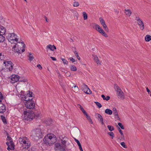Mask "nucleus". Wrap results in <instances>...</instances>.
<instances>
[{"mask_svg":"<svg viewBox=\"0 0 151 151\" xmlns=\"http://www.w3.org/2000/svg\"><path fill=\"white\" fill-rule=\"evenodd\" d=\"M17 42L13 47V50L15 52L19 53L24 52L25 51V44L23 42Z\"/></svg>","mask_w":151,"mask_h":151,"instance_id":"obj_1","label":"nucleus"},{"mask_svg":"<svg viewBox=\"0 0 151 151\" xmlns=\"http://www.w3.org/2000/svg\"><path fill=\"white\" fill-rule=\"evenodd\" d=\"M44 142L47 145H50L54 143L56 141V137L52 134H49L43 139Z\"/></svg>","mask_w":151,"mask_h":151,"instance_id":"obj_2","label":"nucleus"},{"mask_svg":"<svg viewBox=\"0 0 151 151\" xmlns=\"http://www.w3.org/2000/svg\"><path fill=\"white\" fill-rule=\"evenodd\" d=\"M23 114L24 115L23 117L24 120L29 121L33 119L35 116L34 112L32 110L24 111Z\"/></svg>","mask_w":151,"mask_h":151,"instance_id":"obj_3","label":"nucleus"},{"mask_svg":"<svg viewBox=\"0 0 151 151\" xmlns=\"http://www.w3.org/2000/svg\"><path fill=\"white\" fill-rule=\"evenodd\" d=\"M32 135L33 138L36 140L42 138L43 136L41 130L39 129L33 130L32 131Z\"/></svg>","mask_w":151,"mask_h":151,"instance_id":"obj_4","label":"nucleus"},{"mask_svg":"<svg viewBox=\"0 0 151 151\" xmlns=\"http://www.w3.org/2000/svg\"><path fill=\"white\" fill-rule=\"evenodd\" d=\"M17 37V35L14 33H9L6 36L7 39L11 43L14 44H16L18 41Z\"/></svg>","mask_w":151,"mask_h":151,"instance_id":"obj_5","label":"nucleus"},{"mask_svg":"<svg viewBox=\"0 0 151 151\" xmlns=\"http://www.w3.org/2000/svg\"><path fill=\"white\" fill-rule=\"evenodd\" d=\"M19 141L21 144L25 145L26 146L25 148H28L30 146V142L28 141L27 138L25 137H23L19 138Z\"/></svg>","mask_w":151,"mask_h":151,"instance_id":"obj_6","label":"nucleus"},{"mask_svg":"<svg viewBox=\"0 0 151 151\" xmlns=\"http://www.w3.org/2000/svg\"><path fill=\"white\" fill-rule=\"evenodd\" d=\"M114 88L117 91V94L118 98L122 99H124V94L120 87L116 84H115Z\"/></svg>","mask_w":151,"mask_h":151,"instance_id":"obj_7","label":"nucleus"},{"mask_svg":"<svg viewBox=\"0 0 151 151\" xmlns=\"http://www.w3.org/2000/svg\"><path fill=\"white\" fill-rule=\"evenodd\" d=\"M25 105L27 108L30 109H33L35 106V104L33 100L29 101L28 102H25Z\"/></svg>","mask_w":151,"mask_h":151,"instance_id":"obj_8","label":"nucleus"},{"mask_svg":"<svg viewBox=\"0 0 151 151\" xmlns=\"http://www.w3.org/2000/svg\"><path fill=\"white\" fill-rule=\"evenodd\" d=\"M82 90L86 93L87 94H91V91L89 88L88 86L84 84H83L82 87Z\"/></svg>","mask_w":151,"mask_h":151,"instance_id":"obj_9","label":"nucleus"},{"mask_svg":"<svg viewBox=\"0 0 151 151\" xmlns=\"http://www.w3.org/2000/svg\"><path fill=\"white\" fill-rule=\"evenodd\" d=\"M7 64H6V68L7 70L11 71L13 69V64L11 61H8L7 62Z\"/></svg>","mask_w":151,"mask_h":151,"instance_id":"obj_10","label":"nucleus"},{"mask_svg":"<svg viewBox=\"0 0 151 151\" xmlns=\"http://www.w3.org/2000/svg\"><path fill=\"white\" fill-rule=\"evenodd\" d=\"M20 77L17 75H12L11 78L12 83H14L19 81Z\"/></svg>","mask_w":151,"mask_h":151,"instance_id":"obj_11","label":"nucleus"},{"mask_svg":"<svg viewBox=\"0 0 151 151\" xmlns=\"http://www.w3.org/2000/svg\"><path fill=\"white\" fill-rule=\"evenodd\" d=\"M95 116L97 117L98 120L99 121V122L101 123V124L102 125H103L104 124L103 119L101 116L98 113H96Z\"/></svg>","mask_w":151,"mask_h":151,"instance_id":"obj_12","label":"nucleus"},{"mask_svg":"<svg viewBox=\"0 0 151 151\" xmlns=\"http://www.w3.org/2000/svg\"><path fill=\"white\" fill-rule=\"evenodd\" d=\"M6 107L5 105L2 103H0V113H4Z\"/></svg>","mask_w":151,"mask_h":151,"instance_id":"obj_13","label":"nucleus"},{"mask_svg":"<svg viewBox=\"0 0 151 151\" xmlns=\"http://www.w3.org/2000/svg\"><path fill=\"white\" fill-rule=\"evenodd\" d=\"M137 23L139 26L140 29L143 30L144 29V23L142 20L137 22Z\"/></svg>","mask_w":151,"mask_h":151,"instance_id":"obj_14","label":"nucleus"},{"mask_svg":"<svg viewBox=\"0 0 151 151\" xmlns=\"http://www.w3.org/2000/svg\"><path fill=\"white\" fill-rule=\"evenodd\" d=\"M6 32V29L3 27L0 26V34L4 35Z\"/></svg>","mask_w":151,"mask_h":151,"instance_id":"obj_15","label":"nucleus"},{"mask_svg":"<svg viewBox=\"0 0 151 151\" xmlns=\"http://www.w3.org/2000/svg\"><path fill=\"white\" fill-rule=\"evenodd\" d=\"M46 47L52 51H54V50L56 49V47L53 45H49L47 46Z\"/></svg>","mask_w":151,"mask_h":151,"instance_id":"obj_16","label":"nucleus"},{"mask_svg":"<svg viewBox=\"0 0 151 151\" xmlns=\"http://www.w3.org/2000/svg\"><path fill=\"white\" fill-rule=\"evenodd\" d=\"M23 100L26 101V102H28L29 101H31L33 100L32 98H30L26 95H24V97L23 98Z\"/></svg>","mask_w":151,"mask_h":151,"instance_id":"obj_17","label":"nucleus"},{"mask_svg":"<svg viewBox=\"0 0 151 151\" xmlns=\"http://www.w3.org/2000/svg\"><path fill=\"white\" fill-rule=\"evenodd\" d=\"M105 112L107 114L111 115L112 113V111L108 109H106L105 111Z\"/></svg>","mask_w":151,"mask_h":151,"instance_id":"obj_18","label":"nucleus"},{"mask_svg":"<svg viewBox=\"0 0 151 151\" xmlns=\"http://www.w3.org/2000/svg\"><path fill=\"white\" fill-rule=\"evenodd\" d=\"M67 139V138L66 137H63V138L62 139L61 141H62V143L63 144V145H64V146H66V144L67 142L65 140L66 139Z\"/></svg>","mask_w":151,"mask_h":151,"instance_id":"obj_19","label":"nucleus"},{"mask_svg":"<svg viewBox=\"0 0 151 151\" xmlns=\"http://www.w3.org/2000/svg\"><path fill=\"white\" fill-rule=\"evenodd\" d=\"M145 40L146 42H149L151 40V36L149 35H146L145 37Z\"/></svg>","mask_w":151,"mask_h":151,"instance_id":"obj_20","label":"nucleus"},{"mask_svg":"<svg viewBox=\"0 0 151 151\" xmlns=\"http://www.w3.org/2000/svg\"><path fill=\"white\" fill-rule=\"evenodd\" d=\"M7 140L9 141L10 143V145H14V143L12 141V138L9 136H8L7 138Z\"/></svg>","mask_w":151,"mask_h":151,"instance_id":"obj_21","label":"nucleus"},{"mask_svg":"<svg viewBox=\"0 0 151 151\" xmlns=\"http://www.w3.org/2000/svg\"><path fill=\"white\" fill-rule=\"evenodd\" d=\"M124 11H125V12H124L126 14L130 16L132 13V12L131 10L129 9H125Z\"/></svg>","mask_w":151,"mask_h":151,"instance_id":"obj_22","label":"nucleus"},{"mask_svg":"<svg viewBox=\"0 0 151 151\" xmlns=\"http://www.w3.org/2000/svg\"><path fill=\"white\" fill-rule=\"evenodd\" d=\"M60 144L59 143H56L55 144V150H58L60 147Z\"/></svg>","mask_w":151,"mask_h":151,"instance_id":"obj_23","label":"nucleus"},{"mask_svg":"<svg viewBox=\"0 0 151 151\" xmlns=\"http://www.w3.org/2000/svg\"><path fill=\"white\" fill-rule=\"evenodd\" d=\"M5 37L2 34H0V42H3L5 40Z\"/></svg>","mask_w":151,"mask_h":151,"instance_id":"obj_24","label":"nucleus"},{"mask_svg":"<svg viewBox=\"0 0 151 151\" xmlns=\"http://www.w3.org/2000/svg\"><path fill=\"white\" fill-rule=\"evenodd\" d=\"M101 97L104 100H106L107 101L109 100L110 99V97L109 96H107L106 97L103 94L101 95Z\"/></svg>","mask_w":151,"mask_h":151,"instance_id":"obj_25","label":"nucleus"},{"mask_svg":"<svg viewBox=\"0 0 151 151\" xmlns=\"http://www.w3.org/2000/svg\"><path fill=\"white\" fill-rule=\"evenodd\" d=\"M85 116H86L87 119L89 121V122L91 124H93V122L90 116L87 114L85 115Z\"/></svg>","mask_w":151,"mask_h":151,"instance_id":"obj_26","label":"nucleus"},{"mask_svg":"<svg viewBox=\"0 0 151 151\" xmlns=\"http://www.w3.org/2000/svg\"><path fill=\"white\" fill-rule=\"evenodd\" d=\"M70 69L71 71H75L77 70V68L74 65H71L70 66Z\"/></svg>","mask_w":151,"mask_h":151,"instance_id":"obj_27","label":"nucleus"},{"mask_svg":"<svg viewBox=\"0 0 151 151\" xmlns=\"http://www.w3.org/2000/svg\"><path fill=\"white\" fill-rule=\"evenodd\" d=\"M32 92L29 91H28L27 92V94L26 95L27 96H28V97L30 98H32Z\"/></svg>","mask_w":151,"mask_h":151,"instance_id":"obj_28","label":"nucleus"},{"mask_svg":"<svg viewBox=\"0 0 151 151\" xmlns=\"http://www.w3.org/2000/svg\"><path fill=\"white\" fill-rule=\"evenodd\" d=\"M102 26L103 27V28L104 29V30L106 31V32H109V29L107 27L106 25L105 24V23H104L102 25Z\"/></svg>","mask_w":151,"mask_h":151,"instance_id":"obj_29","label":"nucleus"},{"mask_svg":"<svg viewBox=\"0 0 151 151\" xmlns=\"http://www.w3.org/2000/svg\"><path fill=\"white\" fill-rule=\"evenodd\" d=\"M101 32H99V33H101L103 35L106 37H108V35L106 34V33L104 32L103 30H101Z\"/></svg>","mask_w":151,"mask_h":151,"instance_id":"obj_30","label":"nucleus"},{"mask_svg":"<svg viewBox=\"0 0 151 151\" xmlns=\"http://www.w3.org/2000/svg\"><path fill=\"white\" fill-rule=\"evenodd\" d=\"M1 117L3 123L5 124H7L6 120L5 119V117L4 116L2 115L1 116Z\"/></svg>","mask_w":151,"mask_h":151,"instance_id":"obj_31","label":"nucleus"},{"mask_svg":"<svg viewBox=\"0 0 151 151\" xmlns=\"http://www.w3.org/2000/svg\"><path fill=\"white\" fill-rule=\"evenodd\" d=\"M107 127L108 128L109 130L110 131H112L114 130V128L113 126L111 125H108Z\"/></svg>","mask_w":151,"mask_h":151,"instance_id":"obj_32","label":"nucleus"},{"mask_svg":"<svg viewBox=\"0 0 151 151\" xmlns=\"http://www.w3.org/2000/svg\"><path fill=\"white\" fill-rule=\"evenodd\" d=\"M60 147H59V148L58 150H60V151H65V148L66 147V146H64V145L63 146L60 145Z\"/></svg>","mask_w":151,"mask_h":151,"instance_id":"obj_33","label":"nucleus"},{"mask_svg":"<svg viewBox=\"0 0 151 151\" xmlns=\"http://www.w3.org/2000/svg\"><path fill=\"white\" fill-rule=\"evenodd\" d=\"M83 14L84 19V20L87 19L88 17L87 14L85 12H83Z\"/></svg>","mask_w":151,"mask_h":151,"instance_id":"obj_34","label":"nucleus"},{"mask_svg":"<svg viewBox=\"0 0 151 151\" xmlns=\"http://www.w3.org/2000/svg\"><path fill=\"white\" fill-rule=\"evenodd\" d=\"M34 118H35L36 119L40 118V112H39L37 114H35V116H34Z\"/></svg>","mask_w":151,"mask_h":151,"instance_id":"obj_35","label":"nucleus"},{"mask_svg":"<svg viewBox=\"0 0 151 151\" xmlns=\"http://www.w3.org/2000/svg\"><path fill=\"white\" fill-rule=\"evenodd\" d=\"M14 145H11L10 147V146H8L7 148V150L9 151L10 150H14Z\"/></svg>","mask_w":151,"mask_h":151,"instance_id":"obj_36","label":"nucleus"},{"mask_svg":"<svg viewBox=\"0 0 151 151\" xmlns=\"http://www.w3.org/2000/svg\"><path fill=\"white\" fill-rule=\"evenodd\" d=\"M28 56L29 58V60L30 61H32L34 58L32 54L31 53H29V55Z\"/></svg>","mask_w":151,"mask_h":151,"instance_id":"obj_37","label":"nucleus"},{"mask_svg":"<svg viewBox=\"0 0 151 151\" xmlns=\"http://www.w3.org/2000/svg\"><path fill=\"white\" fill-rule=\"evenodd\" d=\"M109 135V136H111V139H113L114 137V133L112 132H108L107 133Z\"/></svg>","mask_w":151,"mask_h":151,"instance_id":"obj_38","label":"nucleus"},{"mask_svg":"<svg viewBox=\"0 0 151 151\" xmlns=\"http://www.w3.org/2000/svg\"><path fill=\"white\" fill-rule=\"evenodd\" d=\"M18 81H19V82H27V80L26 79H22V78H20V77H19V80Z\"/></svg>","mask_w":151,"mask_h":151,"instance_id":"obj_39","label":"nucleus"},{"mask_svg":"<svg viewBox=\"0 0 151 151\" xmlns=\"http://www.w3.org/2000/svg\"><path fill=\"white\" fill-rule=\"evenodd\" d=\"M61 59L64 64L67 65L68 64V62L66 60L63 58H61Z\"/></svg>","mask_w":151,"mask_h":151,"instance_id":"obj_40","label":"nucleus"},{"mask_svg":"<svg viewBox=\"0 0 151 151\" xmlns=\"http://www.w3.org/2000/svg\"><path fill=\"white\" fill-rule=\"evenodd\" d=\"M98 25V24L94 23H92L91 24L92 27L95 28L96 30H97V26H96Z\"/></svg>","mask_w":151,"mask_h":151,"instance_id":"obj_41","label":"nucleus"},{"mask_svg":"<svg viewBox=\"0 0 151 151\" xmlns=\"http://www.w3.org/2000/svg\"><path fill=\"white\" fill-rule=\"evenodd\" d=\"M97 26V30H96L97 31H98L99 33V32H101V30H103L98 25L96 26Z\"/></svg>","mask_w":151,"mask_h":151,"instance_id":"obj_42","label":"nucleus"},{"mask_svg":"<svg viewBox=\"0 0 151 151\" xmlns=\"http://www.w3.org/2000/svg\"><path fill=\"white\" fill-rule=\"evenodd\" d=\"M99 20L101 25L105 23L104 19L102 17L99 18Z\"/></svg>","mask_w":151,"mask_h":151,"instance_id":"obj_43","label":"nucleus"},{"mask_svg":"<svg viewBox=\"0 0 151 151\" xmlns=\"http://www.w3.org/2000/svg\"><path fill=\"white\" fill-rule=\"evenodd\" d=\"M73 88L74 90V91L75 92V91H78V86H76V85L73 86L72 87Z\"/></svg>","mask_w":151,"mask_h":151,"instance_id":"obj_44","label":"nucleus"},{"mask_svg":"<svg viewBox=\"0 0 151 151\" xmlns=\"http://www.w3.org/2000/svg\"><path fill=\"white\" fill-rule=\"evenodd\" d=\"M93 59L95 61H96V60H99V58L96 55H92Z\"/></svg>","mask_w":151,"mask_h":151,"instance_id":"obj_45","label":"nucleus"},{"mask_svg":"<svg viewBox=\"0 0 151 151\" xmlns=\"http://www.w3.org/2000/svg\"><path fill=\"white\" fill-rule=\"evenodd\" d=\"M121 145L123 147L125 148H127V146L125 145V143L124 142H122L120 143Z\"/></svg>","mask_w":151,"mask_h":151,"instance_id":"obj_46","label":"nucleus"},{"mask_svg":"<svg viewBox=\"0 0 151 151\" xmlns=\"http://www.w3.org/2000/svg\"><path fill=\"white\" fill-rule=\"evenodd\" d=\"M95 104H96V105L99 108H100L102 107V105L101 104L98 102H95Z\"/></svg>","mask_w":151,"mask_h":151,"instance_id":"obj_47","label":"nucleus"},{"mask_svg":"<svg viewBox=\"0 0 151 151\" xmlns=\"http://www.w3.org/2000/svg\"><path fill=\"white\" fill-rule=\"evenodd\" d=\"M79 5V3L78 2L75 1L73 4V6L74 7H77Z\"/></svg>","mask_w":151,"mask_h":151,"instance_id":"obj_48","label":"nucleus"},{"mask_svg":"<svg viewBox=\"0 0 151 151\" xmlns=\"http://www.w3.org/2000/svg\"><path fill=\"white\" fill-rule=\"evenodd\" d=\"M113 114L114 115L116 114H118L117 110L114 107L113 108Z\"/></svg>","mask_w":151,"mask_h":151,"instance_id":"obj_49","label":"nucleus"},{"mask_svg":"<svg viewBox=\"0 0 151 151\" xmlns=\"http://www.w3.org/2000/svg\"><path fill=\"white\" fill-rule=\"evenodd\" d=\"M118 125L120 127L121 129H124V127L122 125V124L121 123L119 122L118 124Z\"/></svg>","mask_w":151,"mask_h":151,"instance_id":"obj_50","label":"nucleus"},{"mask_svg":"<svg viewBox=\"0 0 151 151\" xmlns=\"http://www.w3.org/2000/svg\"><path fill=\"white\" fill-rule=\"evenodd\" d=\"M74 139H75V142L77 144V145H78V147H79V146H81V144L79 141L78 139H76V138H75Z\"/></svg>","mask_w":151,"mask_h":151,"instance_id":"obj_51","label":"nucleus"},{"mask_svg":"<svg viewBox=\"0 0 151 151\" xmlns=\"http://www.w3.org/2000/svg\"><path fill=\"white\" fill-rule=\"evenodd\" d=\"M118 131H119V133L121 134L122 135H123V133L122 132V131L120 129V128L119 127H118Z\"/></svg>","mask_w":151,"mask_h":151,"instance_id":"obj_52","label":"nucleus"},{"mask_svg":"<svg viewBox=\"0 0 151 151\" xmlns=\"http://www.w3.org/2000/svg\"><path fill=\"white\" fill-rule=\"evenodd\" d=\"M115 116V117L116 118L117 120H119L120 119V118L119 117L118 114H116L114 115Z\"/></svg>","mask_w":151,"mask_h":151,"instance_id":"obj_53","label":"nucleus"},{"mask_svg":"<svg viewBox=\"0 0 151 151\" xmlns=\"http://www.w3.org/2000/svg\"><path fill=\"white\" fill-rule=\"evenodd\" d=\"M135 20L137 21V22H138L141 20H142L141 19H140L139 18V17H138L136 16L135 17Z\"/></svg>","mask_w":151,"mask_h":151,"instance_id":"obj_54","label":"nucleus"},{"mask_svg":"<svg viewBox=\"0 0 151 151\" xmlns=\"http://www.w3.org/2000/svg\"><path fill=\"white\" fill-rule=\"evenodd\" d=\"M4 58V55L2 54L1 53H0V59L1 60H2Z\"/></svg>","mask_w":151,"mask_h":151,"instance_id":"obj_55","label":"nucleus"},{"mask_svg":"<svg viewBox=\"0 0 151 151\" xmlns=\"http://www.w3.org/2000/svg\"><path fill=\"white\" fill-rule=\"evenodd\" d=\"M37 67L39 68V69L40 70H41L42 69V67L40 64H38L37 65Z\"/></svg>","mask_w":151,"mask_h":151,"instance_id":"obj_56","label":"nucleus"},{"mask_svg":"<svg viewBox=\"0 0 151 151\" xmlns=\"http://www.w3.org/2000/svg\"><path fill=\"white\" fill-rule=\"evenodd\" d=\"M69 59L70 61H72L73 63L75 62L76 61L75 59L72 58H69Z\"/></svg>","mask_w":151,"mask_h":151,"instance_id":"obj_57","label":"nucleus"},{"mask_svg":"<svg viewBox=\"0 0 151 151\" xmlns=\"http://www.w3.org/2000/svg\"><path fill=\"white\" fill-rule=\"evenodd\" d=\"M1 46L2 47H5L6 46L7 44L5 43H4L2 44Z\"/></svg>","mask_w":151,"mask_h":151,"instance_id":"obj_58","label":"nucleus"},{"mask_svg":"<svg viewBox=\"0 0 151 151\" xmlns=\"http://www.w3.org/2000/svg\"><path fill=\"white\" fill-rule=\"evenodd\" d=\"M0 99H4V97L2 94L1 92H0Z\"/></svg>","mask_w":151,"mask_h":151,"instance_id":"obj_59","label":"nucleus"},{"mask_svg":"<svg viewBox=\"0 0 151 151\" xmlns=\"http://www.w3.org/2000/svg\"><path fill=\"white\" fill-rule=\"evenodd\" d=\"M95 62L97 64H99L100 65L101 64V63L99 61V59L98 60L96 61Z\"/></svg>","mask_w":151,"mask_h":151,"instance_id":"obj_60","label":"nucleus"},{"mask_svg":"<svg viewBox=\"0 0 151 151\" xmlns=\"http://www.w3.org/2000/svg\"><path fill=\"white\" fill-rule=\"evenodd\" d=\"M50 58L53 61H55L56 60V58L55 57H50Z\"/></svg>","mask_w":151,"mask_h":151,"instance_id":"obj_61","label":"nucleus"},{"mask_svg":"<svg viewBox=\"0 0 151 151\" xmlns=\"http://www.w3.org/2000/svg\"><path fill=\"white\" fill-rule=\"evenodd\" d=\"M73 52H74L75 53V55L76 57L77 56V55H78V52H77V51H73Z\"/></svg>","mask_w":151,"mask_h":151,"instance_id":"obj_62","label":"nucleus"},{"mask_svg":"<svg viewBox=\"0 0 151 151\" xmlns=\"http://www.w3.org/2000/svg\"><path fill=\"white\" fill-rule=\"evenodd\" d=\"M119 139H120V140L122 139L123 140H124V134H123V135H122V137H121V138H119Z\"/></svg>","mask_w":151,"mask_h":151,"instance_id":"obj_63","label":"nucleus"},{"mask_svg":"<svg viewBox=\"0 0 151 151\" xmlns=\"http://www.w3.org/2000/svg\"><path fill=\"white\" fill-rule=\"evenodd\" d=\"M79 148L80 149V150L81 151H83V150L82 149V147H81V146H79Z\"/></svg>","mask_w":151,"mask_h":151,"instance_id":"obj_64","label":"nucleus"}]
</instances>
